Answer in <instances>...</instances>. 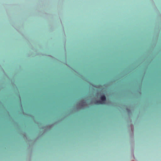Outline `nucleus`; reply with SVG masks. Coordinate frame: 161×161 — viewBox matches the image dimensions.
<instances>
[{"label": "nucleus", "mask_w": 161, "mask_h": 161, "mask_svg": "<svg viewBox=\"0 0 161 161\" xmlns=\"http://www.w3.org/2000/svg\"><path fill=\"white\" fill-rule=\"evenodd\" d=\"M101 100L97 101L96 102V103L97 104H102L104 103L105 102L106 98L104 95H103L101 96L100 97Z\"/></svg>", "instance_id": "f257e3e1"}]
</instances>
